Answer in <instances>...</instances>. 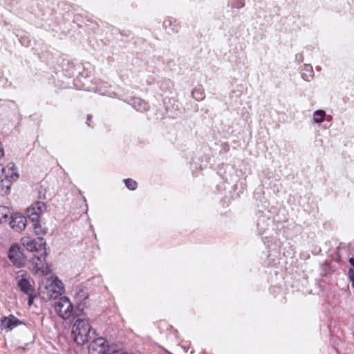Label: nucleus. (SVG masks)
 <instances>
[{
    "instance_id": "20",
    "label": "nucleus",
    "mask_w": 354,
    "mask_h": 354,
    "mask_svg": "<svg viewBox=\"0 0 354 354\" xmlns=\"http://www.w3.org/2000/svg\"><path fill=\"white\" fill-rule=\"evenodd\" d=\"M126 187L130 190H135L137 187V183L131 178L124 179V180Z\"/></svg>"
},
{
    "instance_id": "8",
    "label": "nucleus",
    "mask_w": 354,
    "mask_h": 354,
    "mask_svg": "<svg viewBox=\"0 0 354 354\" xmlns=\"http://www.w3.org/2000/svg\"><path fill=\"white\" fill-rule=\"evenodd\" d=\"M19 279L17 286L20 290L26 295H33L35 288L33 281L30 279L28 274L24 270L19 272Z\"/></svg>"
},
{
    "instance_id": "3",
    "label": "nucleus",
    "mask_w": 354,
    "mask_h": 354,
    "mask_svg": "<svg viewBox=\"0 0 354 354\" xmlns=\"http://www.w3.org/2000/svg\"><path fill=\"white\" fill-rule=\"evenodd\" d=\"M46 256L47 252H44L41 253L40 257L35 256L32 258L29 269L33 274L41 277L50 272V266L46 263Z\"/></svg>"
},
{
    "instance_id": "22",
    "label": "nucleus",
    "mask_w": 354,
    "mask_h": 354,
    "mask_svg": "<svg viewBox=\"0 0 354 354\" xmlns=\"http://www.w3.org/2000/svg\"><path fill=\"white\" fill-rule=\"evenodd\" d=\"M28 295V306H31L32 304V302H33V300L35 298V295H34V294L33 295Z\"/></svg>"
},
{
    "instance_id": "9",
    "label": "nucleus",
    "mask_w": 354,
    "mask_h": 354,
    "mask_svg": "<svg viewBox=\"0 0 354 354\" xmlns=\"http://www.w3.org/2000/svg\"><path fill=\"white\" fill-rule=\"evenodd\" d=\"M46 204L41 201H37L31 204L27 209V216L30 221H37L40 219L43 214L46 211Z\"/></svg>"
},
{
    "instance_id": "17",
    "label": "nucleus",
    "mask_w": 354,
    "mask_h": 354,
    "mask_svg": "<svg viewBox=\"0 0 354 354\" xmlns=\"http://www.w3.org/2000/svg\"><path fill=\"white\" fill-rule=\"evenodd\" d=\"M10 215V211L8 207L0 206V223H6Z\"/></svg>"
},
{
    "instance_id": "26",
    "label": "nucleus",
    "mask_w": 354,
    "mask_h": 354,
    "mask_svg": "<svg viewBox=\"0 0 354 354\" xmlns=\"http://www.w3.org/2000/svg\"><path fill=\"white\" fill-rule=\"evenodd\" d=\"M24 351H26V346L21 347Z\"/></svg>"
},
{
    "instance_id": "7",
    "label": "nucleus",
    "mask_w": 354,
    "mask_h": 354,
    "mask_svg": "<svg viewBox=\"0 0 354 354\" xmlns=\"http://www.w3.org/2000/svg\"><path fill=\"white\" fill-rule=\"evenodd\" d=\"M8 258L13 265L18 268L24 266L26 263V257L17 244L11 245L8 252Z\"/></svg>"
},
{
    "instance_id": "27",
    "label": "nucleus",
    "mask_w": 354,
    "mask_h": 354,
    "mask_svg": "<svg viewBox=\"0 0 354 354\" xmlns=\"http://www.w3.org/2000/svg\"><path fill=\"white\" fill-rule=\"evenodd\" d=\"M24 351H26V346L21 347Z\"/></svg>"
},
{
    "instance_id": "15",
    "label": "nucleus",
    "mask_w": 354,
    "mask_h": 354,
    "mask_svg": "<svg viewBox=\"0 0 354 354\" xmlns=\"http://www.w3.org/2000/svg\"><path fill=\"white\" fill-rule=\"evenodd\" d=\"M32 223V227L34 233L36 235H45L48 232V228L46 227L45 223L41 222V218L37 219V221H31Z\"/></svg>"
},
{
    "instance_id": "23",
    "label": "nucleus",
    "mask_w": 354,
    "mask_h": 354,
    "mask_svg": "<svg viewBox=\"0 0 354 354\" xmlns=\"http://www.w3.org/2000/svg\"><path fill=\"white\" fill-rule=\"evenodd\" d=\"M4 156V149L1 141L0 140V159Z\"/></svg>"
},
{
    "instance_id": "1",
    "label": "nucleus",
    "mask_w": 354,
    "mask_h": 354,
    "mask_svg": "<svg viewBox=\"0 0 354 354\" xmlns=\"http://www.w3.org/2000/svg\"><path fill=\"white\" fill-rule=\"evenodd\" d=\"M64 290L63 283L57 277L51 276L40 287L42 297L45 299H55Z\"/></svg>"
},
{
    "instance_id": "25",
    "label": "nucleus",
    "mask_w": 354,
    "mask_h": 354,
    "mask_svg": "<svg viewBox=\"0 0 354 354\" xmlns=\"http://www.w3.org/2000/svg\"><path fill=\"white\" fill-rule=\"evenodd\" d=\"M118 354H134V353L132 352L122 351V352L118 353Z\"/></svg>"
},
{
    "instance_id": "14",
    "label": "nucleus",
    "mask_w": 354,
    "mask_h": 354,
    "mask_svg": "<svg viewBox=\"0 0 354 354\" xmlns=\"http://www.w3.org/2000/svg\"><path fill=\"white\" fill-rule=\"evenodd\" d=\"M301 77L307 82H310L314 78V71L310 64H304L301 69Z\"/></svg>"
},
{
    "instance_id": "21",
    "label": "nucleus",
    "mask_w": 354,
    "mask_h": 354,
    "mask_svg": "<svg viewBox=\"0 0 354 354\" xmlns=\"http://www.w3.org/2000/svg\"><path fill=\"white\" fill-rule=\"evenodd\" d=\"M173 22H176V21L175 20L173 21V19L171 18H167V19H165V21L163 22V26L165 28H170L173 30H175V28L172 27Z\"/></svg>"
},
{
    "instance_id": "13",
    "label": "nucleus",
    "mask_w": 354,
    "mask_h": 354,
    "mask_svg": "<svg viewBox=\"0 0 354 354\" xmlns=\"http://www.w3.org/2000/svg\"><path fill=\"white\" fill-rule=\"evenodd\" d=\"M5 180L10 182L16 181L19 178V174L17 172V168L13 162H9L5 168Z\"/></svg>"
},
{
    "instance_id": "19",
    "label": "nucleus",
    "mask_w": 354,
    "mask_h": 354,
    "mask_svg": "<svg viewBox=\"0 0 354 354\" xmlns=\"http://www.w3.org/2000/svg\"><path fill=\"white\" fill-rule=\"evenodd\" d=\"M326 112L324 110H317L313 113V121L319 124L324 121Z\"/></svg>"
},
{
    "instance_id": "16",
    "label": "nucleus",
    "mask_w": 354,
    "mask_h": 354,
    "mask_svg": "<svg viewBox=\"0 0 354 354\" xmlns=\"http://www.w3.org/2000/svg\"><path fill=\"white\" fill-rule=\"evenodd\" d=\"M131 104L138 111H146L149 109L148 104L143 100L138 97L133 98Z\"/></svg>"
},
{
    "instance_id": "6",
    "label": "nucleus",
    "mask_w": 354,
    "mask_h": 354,
    "mask_svg": "<svg viewBox=\"0 0 354 354\" xmlns=\"http://www.w3.org/2000/svg\"><path fill=\"white\" fill-rule=\"evenodd\" d=\"M113 351L102 337L94 339L89 347V354H112Z\"/></svg>"
},
{
    "instance_id": "24",
    "label": "nucleus",
    "mask_w": 354,
    "mask_h": 354,
    "mask_svg": "<svg viewBox=\"0 0 354 354\" xmlns=\"http://www.w3.org/2000/svg\"><path fill=\"white\" fill-rule=\"evenodd\" d=\"M5 171V168L2 167L1 165H0V178L2 177L3 173Z\"/></svg>"
},
{
    "instance_id": "10",
    "label": "nucleus",
    "mask_w": 354,
    "mask_h": 354,
    "mask_svg": "<svg viewBox=\"0 0 354 354\" xmlns=\"http://www.w3.org/2000/svg\"><path fill=\"white\" fill-rule=\"evenodd\" d=\"M10 225L16 232L23 231L26 226V218L19 213L10 216Z\"/></svg>"
},
{
    "instance_id": "12",
    "label": "nucleus",
    "mask_w": 354,
    "mask_h": 354,
    "mask_svg": "<svg viewBox=\"0 0 354 354\" xmlns=\"http://www.w3.org/2000/svg\"><path fill=\"white\" fill-rule=\"evenodd\" d=\"M74 299L77 303V307L83 309L88 303V292L82 288H78L76 290Z\"/></svg>"
},
{
    "instance_id": "5",
    "label": "nucleus",
    "mask_w": 354,
    "mask_h": 354,
    "mask_svg": "<svg viewBox=\"0 0 354 354\" xmlns=\"http://www.w3.org/2000/svg\"><path fill=\"white\" fill-rule=\"evenodd\" d=\"M21 244L30 252H41V253L46 252V241L43 238L32 239L30 237L25 236L21 239Z\"/></svg>"
},
{
    "instance_id": "18",
    "label": "nucleus",
    "mask_w": 354,
    "mask_h": 354,
    "mask_svg": "<svg viewBox=\"0 0 354 354\" xmlns=\"http://www.w3.org/2000/svg\"><path fill=\"white\" fill-rule=\"evenodd\" d=\"M11 183L9 180H2L0 183V193L2 195H6L10 193V187H11Z\"/></svg>"
},
{
    "instance_id": "11",
    "label": "nucleus",
    "mask_w": 354,
    "mask_h": 354,
    "mask_svg": "<svg viewBox=\"0 0 354 354\" xmlns=\"http://www.w3.org/2000/svg\"><path fill=\"white\" fill-rule=\"evenodd\" d=\"M20 324H21V322L14 315L3 317L1 319V328L8 330H12Z\"/></svg>"
},
{
    "instance_id": "4",
    "label": "nucleus",
    "mask_w": 354,
    "mask_h": 354,
    "mask_svg": "<svg viewBox=\"0 0 354 354\" xmlns=\"http://www.w3.org/2000/svg\"><path fill=\"white\" fill-rule=\"evenodd\" d=\"M55 310L64 319H69L73 313V306L66 297H60L55 304Z\"/></svg>"
},
{
    "instance_id": "2",
    "label": "nucleus",
    "mask_w": 354,
    "mask_h": 354,
    "mask_svg": "<svg viewBox=\"0 0 354 354\" xmlns=\"http://www.w3.org/2000/svg\"><path fill=\"white\" fill-rule=\"evenodd\" d=\"M91 326L88 319L78 318L72 327L71 335L74 342L78 344H84L88 340Z\"/></svg>"
}]
</instances>
